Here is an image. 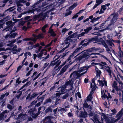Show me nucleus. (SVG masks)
<instances>
[{
  "mask_svg": "<svg viewBox=\"0 0 123 123\" xmlns=\"http://www.w3.org/2000/svg\"><path fill=\"white\" fill-rule=\"evenodd\" d=\"M123 114V109H122L118 113L115 117L117 118L116 119L114 118H112L111 119V121H110L108 120V121L111 123H114L118 121L119 120L122 116Z\"/></svg>",
  "mask_w": 123,
  "mask_h": 123,
  "instance_id": "f257e3e1",
  "label": "nucleus"
},
{
  "mask_svg": "<svg viewBox=\"0 0 123 123\" xmlns=\"http://www.w3.org/2000/svg\"><path fill=\"white\" fill-rule=\"evenodd\" d=\"M83 52V54L82 55H80L79 57L75 59L76 61H77L81 60L82 58L89 57V53H88V51H84Z\"/></svg>",
  "mask_w": 123,
  "mask_h": 123,
  "instance_id": "f03ea898",
  "label": "nucleus"
},
{
  "mask_svg": "<svg viewBox=\"0 0 123 123\" xmlns=\"http://www.w3.org/2000/svg\"><path fill=\"white\" fill-rule=\"evenodd\" d=\"M118 14L117 13H114L111 14V16L109 17V19L110 18L111 19V23H113L115 22L117 19Z\"/></svg>",
  "mask_w": 123,
  "mask_h": 123,
  "instance_id": "7ed1b4c3",
  "label": "nucleus"
},
{
  "mask_svg": "<svg viewBox=\"0 0 123 123\" xmlns=\"http://www.w3.org/2000/svg\"><path fill=\"white\" fill-rule=\"evenodd\" d=\"M84 74V73H82L80 74L76 71H74L73 73H72L70 76V78H71L73 76L74 79L77 78L78 77H81L82 75Z\"/></svg>",
  "mask_w": 123,
  "mask_h": 123,
  "instance_id": "20e7f679",
  "label": "nucleus"
},
{
  "mask_svg": "<svg viewBox=\"0 0 123 123\" xmlns=\"http://www.w3.org/2000/svg\"><path fill=\"white\" fill-rule=\"evenodd\" d=\"M27 117V116L25 114L23 113H21L18 115V118L20 121H22L26 119Z\"/></svg>",
  "mask_w": 123,
  "mask_h": 123,
  "instance_id": "39448f33",
  "label": "nucleus"
},
{
  "mask_svg": "<svg viewBox=\"0 0 123 123\" xmlns=\"http://www.w3.org/2000/svg\"><path fill=\"white\" fill-rule=\"evenodd\" d=\"M26 0H20L17 3V6L18 8L17 9L18 11L20 12L21 10V8L20 6H23L21 3H25L26 1Z\"/></svg>",
  "mask_w": 123,
  "mask_h": 123,
  "instance_id": "423d86ee",
  "label": "nucleus"
},
{
  "mask_svg": "<svg viewBox=\"0 0 123 123\" xmlns=\"http://www.w3.org/2000/svg\"><path fill=\"white\" fill-rule=\"evenodd\" d=\"M74 80L72 79L70 80L69 81L66 82L65 85L68 87V86H70L71 88H70V90H72L73 89V85L74 84Z\"/></svg>",
  "mask_w": 123,
  "mask_h": 123,
  "instance_id": "0eeeda50",
  "label": "nucleus"
},
{
  "mask_svg": "<svg viewBox=\"0 0 123 123\" xmlns=\"http://www.w3.org/2000/svg\"><path fill=\"white\" fill-rule=\"evenodd\" d=\"M9 111L6 110L0 114V120L4 119L7 117V114Z\"/></svg>",
  "mask_w": 123,
  "mask_h": 123,
  "instance_id": "6e6552de",
  "label": "nucleus"
},
{
  "mask_svg": "<svg viewBox=\"0 0 123 123\" xmlns=\"http://www.w3.org/2000/svg\"><path fill=\"white\" fill-rule=\"evenodd\" d=\"M67 87L65 85L63 86L60 87L58 89V92H60L61 94H62L66 92L67 90H65V88Z\"/></svg>",
  "mask_w": 123,
  "mask_h": 123,
  "instance_id": "1a4fd4ad",
  "label": "nucleus"
},
{
  "mask_svg": "<svg viewBox=\"0 0 123 123\" xmlns=\"http://www.w3.org/2000/svg\"><path fill=\"white\" fill-rule=\"evenodd\" d=\"M61 62L59 61H57L56 60H55L54 61H52L51 62L50 66H53L55 65L56 67L58 66Z\"/></svg>",
  "mask_w": 123,
  "mask_h": 123,
  "instance_id": "9d476101",
  "label": "nucleus"
},
{
  "mask_svg": "<svg viewBox=\"0 0 123 123\" xmlns=\"http://www.w3.org/2000/svg\"><path fill=\"white\" fill-rule=\"evenodd\" d=\"M89 68V67L87 66L82 67L80 68L79 70V72L80 73L83 72L82 73L84 74L87 72L88 69Z\"/></svg>",
  "mask_w": 123,
  "mask_h": 123,
  "instance_id": "9b49d317",
  "label": "nucleus"
},
{
  "mask_svg": "<svg viewBox=\"0 0 123 123\" xmlns=\"http://www.w3.org/2000/svg\"><path fill=\"white\" fill-rule=\"evenodd\" d=\"M102 121L104 119L105 120L106 123H111L109 122L108 121V118L107 117L105 114L103 113H100Z\"/></svg>",
  "mask_w": 123,
  "mask_h": 123,
  "instance_id": "f8f14e48",
  "label": "nucleus"
},
{
  "mask_svg": "<svg viewBox=\"0 0 123 123\" xmlns=\"http://www.w3.org/2000/svg\"><path fill=\"white\" fill-rule=\"evenodd\" d=\"M92 27H88L86 29H85L84 30L85 32H82L80 34V36H83L85 34L87 33L89 31L92 29Z\"/></svg>",
  "mask_w": 123,
  "mask_h": 123,
  "instance_id": "ddd939ff",
  "label": "nucleus"
},
{
  "mask_svg": "<svg viewBox=\"0 0 123 123\" xmlns=\"http://www.w3.org/2000/svg\"><path fill=\"white\" fill-rule=\"evenodd\" d=\"M96 79L94 78L92 80V83H91V88L93 87L92 90H94L96 88V85L95 83V82Z\"/></svg>",
  "mask_w": 123,
  "mask_h": 123,
  "instance_id": "4468645a",
  "label": "nucleus"
},
{
  "mask_svg": "<svg viewBox=\"0 0 123 123\" xmlns=\"http://www.w3.org/2000/svg\"><path fill=\"white\" fill-rule=\"evenodd\" d=\"M52 118H53V117L52 116H48L45 118V121H46V123H52L51 120V119Z\"/></svg>",
  "mask_w": 123,
  "mask_h": 123,
  "instance_id": "2eb2a0df",
  "label": "nucleus"
},
{
  "mask_svg": "<svg viewBox=\"0 0 123 123\" xmlns=\"http://www.w3.org/2000/svg\"><path fill=\"white\" fill-rule=\"evenodd\" d=\"M17 35V34L16 33H13L10 35L8 34L5 37V38H6L8 37L11 38H15Z\"/></svg>",
  "mask_w": 123,
  "mask_h": 123,
  "instance_id": "dca6fc26",
  "label": "nucleus"
},
{
  "mask_svg": "<svg viewBox=\"0 0 123 123\" xmlns=\"http://www.w3.org/2000/svg\"><path fill=\"white\" fill-rule=\"evenodd\" d=\"M97 81L99 83V86H102V87H103V86L104 85H105L106 86H107V82L106 81L104 80L103 83V82L102 80H97Z\"/></svg>",
  "mask_w": 123,
  "mask_h": 123,
  "instance_id": "f3484780",
  "label": "nucleus"
},
{
  "mask_svg": "<svg viewBox=\"0 0 123 123\" xmlns=\"http://www.w3.org/2000/svg\"><path fill=\"white\" fill-rule=\"evenodd\" d=\"M99 54H100L98 53H92L91 54H89V57H90V58H97V56L96 55Z\"/></svg>",
  "mask_w": 123,
  "mask_h": 123,
  "instance_id": "a211bd4d",
  "label": "nucleus"
},
{
  "mask_svg": "<svg viewBox=\"0 0 123 123\" xmlns=\"http://www.w3.org/2000/svg\"><path fill=\"white\" fill-rule=\"evenodd\" d=\"M81 50V48L80 47L77 48L75 50L72 54V56H74L77 53L80 52Z\"/></svg>",
  "mask_w": 123,
  "mask_h": 123,
  "instance_id": "6ab92c4d",
  "label": "nucleus"
},
{
  "mask_svg": "<svg viewBox=\"0 0 123 123\" xmlns=\"http://www.w3.org/2000/svg\"><path fill=\"white\" fill-rule=\"evenodd\" d=\"M119 50L118 51V55L119 57H120L121 58L123 57V50L122 51L121 50V49L120 47H119L118 48Z\"/></svg>",
  "mask_w": 123,
  "mask_h": 123,
  "instance_id": "aec40b11",
  "label": "nucleus"
},
{
  "mask_svg": "<svg viewBox=\"0 0 123 123\" xmlns=\"http://www.w3.org/2000/svg\"><path fill=\"white\" fill-rule=\"evenodd\" d=\"M68 65H67L65 66L61 69L60 72V74H62L65 72L68 67Z\"/></svg>",
  "mask_w": 123,
  "mask_h": 123,
  "instance_id": "412c9836",
  "label": "nucleus"
},
{
  "mask_svg": "<svg viewBox=\"0 0 123 123\" xmlns=\"http://www.w3.org/2000/svg\"><path fill=\"white\" fill-rule=\"evenodd\" d=\"M103 0H97L96 1V2L97 3L94 6L93 8L94 9L96 8L97 6L102 3Z\"/></svg>",
  "mask_w": 123,
  "mask_h": 123,
  "instance_id": "4be33fe9",
  "label": "nucleus"
},
{
  "mask_svg": "<svg viewBox=\"0 0 123 123\" xmlns=\"http://www.w3.org/2000/svg\"><path fill=\"white\" fill-rule=\"evenodd\" d=\"M95 70L96 72V77L97 78L99 77L101 73V71L100 70H99L97 66H95Z\"/></svg>",
  "mask_w": 123,
  "mask_h": 123,
  "instance_id": "5701e85b",
  "label": "nucleus"
},
{
  "mask_svg": "<svg viewBox=\"0 0 123 123\" xmlns=\"http://www.w3.org/2000/svg\"><path fill=\"white\" fill-rule=\"evenodd\" d=\"M92 64L93 65H98V67H100V68H104V67H105L101 63H92Z\"/></svg>",
  "mask_w": 123,
  "mask_h": 123,
  "instance_id": "b1692460",
  "label": "nucleus"
},
{
  "mask_svg": "<svg viewBox=\"0 0 123 123\" xmlns=\"http://www.w3.org/2000/svg\"><path fill=\"white\" fill-rule=\"evenodd\" d=\"M104 94H103V92H102V91H101V93H102V97L104 98H106L108 99V98H111V95L110 94L108 93V96H107L105 94V92L104 91Z\"/></svg>",
  "mask_w": 123,
  "mask_h": 123,
  "instance_id": "393cba45",
  "label": "nucleus"
},
{
  "mask_svg": "<svg viewBox=\"0 0 123 123\" xmlns=\"http://www.w3.org/2000/svg\"><path fill=\"white\" fill-rule=\"evenodd\" d=\"M87 113L86 111L84 112H81L80 115V116L81 117L86 118L87 117Z\"/></svg>",
  "mask_w": 123,
  "mask_h": 123,
  "instance_id": "a878e982",
  "label": "nucleus"
},
{
  "mask_svg": "<svg viewBox=\"0 0 123 123\" xmlns=\"http://www.w3.org/2000/svg\"><path fill=\"white\" fill-rule=\"evenodd\" d=\"M6 24L9 27L12 26L14 25V23L13 22L11 21H9L7 22Z\"/></svg>",
  "mask_w": 123,
  "mask_h": 123,
  "instance_id": "bb28decb",
  "label": "nucleus"
},
{
  "mask_svg": "<svg viewBox=\"0 0 123 123\" xmlns=\"http://www.w3.org/2000/svg\"><path fill=\"white\" fill-rule=\"evenodd\" d=\"M106 71L108 72V74L110 76H111V69L108 66H106Z\"/></svg>",
  "mask_w": 123,
  "mask_h": 123,
  "instance_id": "cd10ccee",
  "label": "nucleus"
},
{
  "mask_svg": "<svg viewBox=\"0 0 123 123\" xmlns=\"http://www.w3.org/2000/svg\"><path fill=\"white\" fill-rule=\"evenodd\" d=\"M112 41H113V40L112 39H110V40L107 41H106V43L108 45H109L113 47V46H114V45L111 42Z\"/></svg>",
  "mask_w": 123,
  "mask_h": 123,
  "instance_id": "c85d7f7f",
  "label": "nucleus"
},
{
  "mask_svg": "<svg viewBox=\"0 0 123 123\" xmlns=\"http://www.w3.org/2000/svg\"><path fill=\"white\" fill-rule=\"evenodd\" d=\"M63 107L65 108H69L70 107L69 103L67 102H65L63 104Z\"/></svg>",
  "mask_w": 123,
  "mask_h": 123,
  "instance_id": "c756f323",
  "label": "nucleus"
},
{
  "mask_svg": "<svg viewBox=\"0 0 123 123\" xmlns=\"http://www.w3.org/2000/svg\"><path fill=\"white\" fill-rule=\"evenodd\" d=\"M106 8L107 7L105 5H103L102 6L101 8L100 11V13H103L104 12V11Z\"/></svg>",
  "mask_w": 123,
  "mask_h": 123,
  "instance_id": "7c9ffc66",
  "label": "nucleus"
},
{
  "mask_svg": "<svg viewBox=\"0 0 123 123\" xmlns=\"http://www.w3.org/2000/svg\"><path fill=\"white\" fill-rule=\"evenodd\" d=\"M10 18L9 16H7L5 18H3L0 20V21L1 22H3L6 21L7 20H9Z\"/></svg>",
  "mask_w": 123,
  "mask_h": 123,
  "instance_id": "2f4dec72",
  "label": "nucleus"
},
{
  "mask_svg": "<svg viewBox=\"0 0 123 123\" xmlns=\"http://www.w3.org/2000/svg\"><path fill=\"white\" fill-rule=\"evenodd\" d=\"M21 37V36H20L19 37H18L17 38H16V39H15V40H13L12 41H10L9 42V43H10L9 44V46H10L11 44H12V43H15L16 41V40H18L19 39H20Z\"/></svg>",
  "mask_w": 123,
  "mask_h": 123,
  "instance_id": "473e14b6",
  "label": "nucleus"
},
{
  "mask_svg": "<svg viewBox=\"0 0 123 123\" xmlns=\"http://www.w3.org/2000/svg\"><path fill=\"white\" fill-rule=\"evenodd\" d=\"M112 86L113 87L115 88L117 91L118 90V88L117 86V84L115 81H114L113 83Z\"/></svg>",
  "mask_w": 123,
  "mask_h": 123,
  "instance_id": "72a5a7b5",
  "label": "nucleus"
},
{
  "mask_svg": "<svg viewBox=\"0 0 123 123\" xmlns=\"http://www.w3.org/2000/svg\"><path fill=\"white\" fill-rule=\"evenodd\" d=\"M93 93L92 91L90 92V94L87 97V100L90 101L92 99V96Z\"/></svg>",
  "mask_w": 123,
  "mask_h": 123,
  "instance_id": "f704fd0d",
  "label": "nucleus"
},
{
  "mask_svg": "<svg viewBox=\"0 0 123 123\" xmlns=\"http://www.w3.org/2000/svg\"><path fill=\"white\" fill-rule=\"evenodd\" d=\"M106 47H105V48H106V50L107 51V52L109 53L110 54L111 56L112 57H113V59H114L113 57V56L112 55V54L111 53V50L109 49V48H108V46H106Z\"/></svg>",
  "mask_w": 123,
  "mask_h": 123,
  "instance_id": "c9c22d12",
  "label": "nucleus"
},
{
  "mask_svg": "<svg viewBox=\"0 0 123 123\" xmlns=\"http://www.w3.org/2000/svg\"><path fill=\"white\" fill-rule=\"evenodd\" d=\"M76 34L75 33H74L72 35L69 36L67 38V39L69 40H70L72 38H74L75 37V36Z\"/></svg>",
  "mask_w": 123,
  "mask_h": 123,
  "instance_id": "e433bc0d",
  "label": "nucleus"
},
{
  "mask_svg": "<svg viewBox=\"0 0 123 123\" xmlns=\"http://www.w3.org/2000/svg\"><path fill=\"white\" fill-rule=\"evenodd\" d=\"M30 114L31 115V116L32 117L34 118H35L37 117L39 114H38L37 113L35 114L33 112H32V114L31 113H30Z\"/></svg>",
  "mask_w": 123,
  "mask_h": 123,
  "instance_id": "4c0bfd02",
  "label": "nucleus"
},
{
  "mask_svg": "<svg viewBox=\"0 0 123 123\" xmlns=\"http://www.w3.org/2000/svg\"><path fill=\"white\" fill-rule=\"evenodd\" d=\"M66 11L67 12L65 14V16H68V15L70 14L71 13V11H69V10H67Z\"/></svg>",
  "mask_w": 123,
  "mask_h": 123,
  "instance_id": "58836bf2",
  "label": "nucleus"
},
{
  "mask_svg": "<svg viewBox=\"0 0 123 123\" xmlns=\"http://www.w3.org/2000/svg\"><path fill=\"white\" fill-rule=\"evenodd\" d=\"M69 29L66 28H63L61 32L63 34H64L66 32L68 31Z\"/></svg>",
  "mask_w": 123,
  "mask_h": 123,
  "instance_id": "ea45409f",
  "label": "nucleus"
},
{
  "mask_svg": "<svg viewBox=\"0 0 123 123\" xmlns=\"http://www.w3.org/2000/svg\"><path fill=\"white\" fill-rule=\"evenodd\" d=\"M48 25L47 24H46L44 25L43 27L42 28V30L43 32H45V28L47 27Z\"/></svg>",
  "mask_w": 123,
  "mask_h": 123,
  "instance_id": "a19ab883",
  "label": "nucleus"
},
{
  "mask_svg": "<svg viewBox=\"0 0 123 123\" xmlns=\"http://www.w3.org/2000/svg\"><path fill=\"white\" fill-rule=\"evenodd\" d=\"M38 94L37 93H34L32 95L31 97V99L32 98H35L37 96Z\"/></svg>",
  "mask_w": 123,
  "mask_h": 123,
  "instance_id": "79ce46f5",
  "label": "nucleus"
},
{
  "mask_svg": "<svg viewBox=\"0 0 123 123\" xmlns=\"http://www.w3.org/2000/svg\"><path fill=\"white\" fill-rule=\"evenodd\" d=\"M89 41H88L86 43H84L81 46H80L81 48H82L86 46L87 45L89 44Z\"/></svg>",
  "mask_w": 123,
  "mask_h": 123,
  "instance_id": "37998d69",
  "label": "nucleus"
},
{
  "mask_svg": "<svg viewBox=\"0 0 123 123\" xmlns=\"http://www.w3.org/2000/svg\"><path fill=\"white\" fill-rule=\"evenodd\" d=\"M52 100L50 98L47 99L45 101V102L44 103V104H45L47 103H48L51 102V101Z\"/></svg>",
  "mask_w": 123,
  "mask_h": 123,
  "instance_id": "c03bdc74",
  "label": "nucleus"
},
{
  "mask_svg": "<svg viewBox=\"0 0 123 123\" xmlns=\"http://www.w3.org/2000/svg\"><path fill=\"white\" fill-rule=\"evenodd\" d=\"M86 51H88V53L90 54V52H94V48H92L90 49H87Z\"/></svg>",
  "mask_w": 123,
  "mask_h": 123,
  "instance_id": "a18cd8bd",
  "label": "nucleus"
},
{
  "mask_svg": "<svg viewBox=\"0 0 123 123\" xmlns=\"http://www.w3.org/2000/svg\"><path fill=\"white\" fill-rule=\"evenodd\" d=\"M98 51V52H99L100 53H102L103 51L101 50V49L100 48H94V51Z\"/></svg>",
  "mask_w": 123,
  "mask_h": 123,
  "instance_id": "49530a36",
  "label": "nucleus"
},
{
  "mask_svg": "<svg viewBox=\"0 0 123 123\" xmlns=\"http://www.w3.org/2000/svg\"><path fill=\"white\" fill-rule=\"evenodd\" d=\"M46 112L50 111L51 112H52V108L51 107V106H49V107H48L45 110Z\"/></svg>",
  "mask_w": 123,
  "mask_h": 123,
  "instance_id": "de8ad7c7",
  "label": "nucleus"
},
{
  "mask_svg": "<svg viewBox=\"0 0 123 123\" xmlns=\"http://www.w3.org/2000/svg\"><path fill=\"white\" fill-rule=\"evenodd\" d=\"M7 107L10 110H11L14 107L8 104L7 105Z\"/></svg>",
  "mask_w": 123,
  "mask_h": 123,
  "instance_id": "09e8293b",
  "label": "nucleus"
},
{
  "mask_svg": "<svg viewBox=\"0 0 123 123\" xmlns=\"http://www.w3.org/2000/svg\"><path fill=\"white\" fill-rule=\"evenodd\" d=\"M22 107L21 106H19L18 108V110L19 111H18L16 112L17 114L18 113H19L20 112L22 111Z\"/></svg>",
  "mask_w": 123,
  "mask_h": 123,
  "instance_id": "8fccbe9b",
  "label": "nucleus"
},
{
  "mask_svg": "<svg viewBox=\"0 0 123 123\" xmlns=\"http://www.w3.org/2000/svg\"><path fill=\"white\" fill-rule=\"evenodd\" d=\"M69 94L68 93H67L65 95H64L62 97V98L63 99H65L68 97Z\"/></svg>",
  "mask_w": 123,
  "mask_h": 123,
  "instance_id": "3c124183",
  "label": "nucleus"
},
{
  "mask_svg": "<svg viewBox=\"0 0 123 123\" xmlns=\"http://www.w3.org/2000/svg\"><path fill=\"white\" fill-rule=\"evenodd\" d=\"M43 37V34H39L37 37V38L40 39L42 38Z\"/></svg>",
  "mask_w": 123,
  "mask_h": 123,
  "instance_id": "603ef678",
  "label": "nucleus"
},
{
  "mask_svg": "<svg viewBox=\"0 0 123 123\" xmlns=\"http://www.w3.org/2000/svg\"><path fill=\"white\" fill-rule=\"evenodd\" d=\"M43 52H41L39 53L37 55V57L38 58L42 57L43 55Z\"/></svg>",
  "mask_w": 123,
  "mask_h": 123,
  "instance_id": "864d4df0",
  "label": "nucleus"
},
{
  "mask_svg": "<svg viewBox=\"0 0 123 123\" xmlns=\"http://www.w3.org/2000/svg\"><path fill=\"white\" fill-rule=\"evenodd\" d=\"M83 106L84 108H86L89 107L88 105L86 103H84L83 104Z\"/></svg>",
  "mask_w": 123,
  "mask_h": 123,
  "instance_id": "5fc2aeb1",
  "label": "nucleus"
},
{
  "mask_svg": "<svg viewBox=\"0 0 123 123\" xmlns=\"http://www.w3.org/2000/svg\"><path fill=\"white\" fill-rule=\"evenodd\" d=\"M29 83V82L26 83L23 86L19 89V90H20L23 88L25 86H27Z\"/></svg>",
  "mask_w": 123,
  "mask_h": 123,
  "instance_id": "6e6d98bb",
  "label": "nucleus"
},
{
  "mask_svg": "<svg viewBox=\"0 0 123 123\" xmlns=\"http://www.w3.org/2000/svg\"><path fill=\"white\" fill-rule=\"evenodd\" d=\"M17 113V112H16V113L15 114H14V112H12L11 113V116L9 117L10 118L12 117H13L14 116V117H15V116H16V115L17 114H16Z\"/></svg>",
  "mask_w": 123,
  "mask_h": 123,
  "instance_id": "4d7b16f0",
  "label": "nucleus"
},
{
  "mask_svg": "<svg viewBox=\"0 0 123 123\" xmlns=\"http://www.w3.org/2000/svg\"><path fill=\"white\" fill-rule=\"evenodd\" d=\"M37 38H30V40L32 41L33 42H35L36 41Z\"/></svg>",
  "mask_w": 123,
  "mask_h": 123,
  "instance_id": "13d9d810",
  "label": "nucleus"
},
{
  "mask_svg": "<svg viewBox=\"0 0 123 123\" xmlns=\"http://www.w3.org/2000/svg\"><path fill=\"white\" fill-rule=\"evenodd\" d=\"M19 79H20L19 78H18L17 79L16 81V83H18V84H19L21 82V81L19 80Z\"/></svg>",
  "mask_w": 123,
  "mask_h": 123,
  "instance_id": "bf43d9fd",
  "label": "nucleus"
},
{
  "mask_svg": "<svg viewBox=\"0 0 123 123\" xmlns=\"http://www.w3.org/2000/svg\"><path fill=\"white\" fill-rule=\"evenodd\" d=\"M34 9H32L31 10H30L28 11L27 12V13H34Z\"/></svg>",
  "mask_w": 123,
  "mask_h": 123,
  "instance_id": "052dcab7",
  "label": "nucleus"
},
{
  "mask_svg": "<svg viewBox=\"0 0 123 123\" xmlns=\"http://www.w3.org/2000/svg\"><path fill=\"white\" fill-rule=\"evenodd\" d=\"M76 96H77L79 98H81V96L80 93L79 92H78L76 95Z\"/></svg>",
  "mask_w": 123,
  "mask_h": 123,
  "instance_id": "680f3d73",
  "label": "nucleus"
},
{
  "mask_svg": "<svg viewBox=\"0 0 123 123\" xmlns=\"http://www.w3.org/2000/svg\"><path fill=\"white\" fill-rule=\"evenodd\" d=\"M105 23H103L98 28H97V29H100L101 28H103V27L102 26L104 25Z\"/></svg>",
  "mask_w": 123,
  "mask_h": 123,
  "instance_id": "e2e57ef3",
  "label": "nucleus"
},
{
  "mask_svg": "<svg viewBox=\"0 0 123 123\" xmlns=\"http://www.w3.org/2000/svg\"><path fill=\"white\" fill-rule=\"evenodd\" d=\"M73 56H72V55H70V56L67 59V60L66 61V62H68L69 61H70V60H71V57H72Z\"/></svg>",
  "mask_w": 123,
  "mask_h": 123,
  "instance_id": "0e129e2a",
  "label": "nucleus"
},
{
  "mask_svg": "<svg viewBox=\"0 0 123 123\" xmlns=\"http://www.w3.org/2000/svg\"><path fill=\"white\" fill-rule=\"evenodd\" d=\"M19 92H20V93L18 94V95H17L16 96V97L18 99L19 98L22 93V92H21L19 91Z\"/></svg>",
  "mask_w": 123,
  "mask_h": 123,
  "instance_id": "69168bd1",
  "label": "nucleus"
},
{
  "mask_svg": "<svg viewBox=\"0 0 123 123\" xmlns=\"http://www.w3.org/2000/svg\"><path fill=\"white\" fill-rule=\"evenodd\" d=\"M111 112L113 113V115L115 114L117 112L116 110L115 109H114L113 110H111Z\"/></svg>",
  "mask_w": 123,
  "mask_h": 123,
  "instance_id": "338daca9",
  "label": "nucleus"
},
{
  "mask_svg": "<svg viewBox=\"0 0 123 123\" xmlns=\"http://www.w3.org/2000/svg\"><path fill=\"white\" fill-rule=\"evenodd\" d=\"M119 83L121 85V89L123 91V83L121 82H119Z\"/></svg>",
  "mask_w": 123,
  "mask_h": 123,
  "instance_id": "774afa93",
  "label": "nucleus"
}]
</instances>
